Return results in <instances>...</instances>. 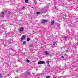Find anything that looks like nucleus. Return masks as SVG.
Instances as JSON below:
<instances>
[{
  "label": "nucleus",
  "mask_w": 78,
  "mask_h": 78,
  "mask_svg": "<svg viewBox=\"0 0 78 78\" xmlns=\"http://www.w3.org/2000/svg\"><path fill=\"white\" fill-rule=\"evenodd\" d=\"M54 24V21H52V22H51V25H53Z\"/></svg>",
  "instance_id": "11"
},
{
  "label": "nucleus",
  "mask_w": 78,
  "mask_h": 78,
  "mask_svg": "<svg viewBox=\"0 0 78 78\" xmlns=\"http://www.w3.org/2000/svg\"><path fill=\"white\" fill-rule=\"evenodd\" d=\"M26 36L25 35H23L22 36V37L21 38V41H23L24 39H25Z\"/></svg>",
  "instance_id": "4"
},
{
  "label": "nucleus",
  "mask_w": 78,
  "mask_h": 78,
  "mask_svg": "<svg viewBox=\"0 0 78 78\" xmlns=\"http://www.w3.org/2000/svg\"><path fill=\"white\" fill-rule=\"evenodd\" d=\"M38 76H43V75H42V73H41L40 74H39Z\"/></svg>",
  "instance_id": "8"
},
{
  "label": "nucleus",
  "mask_w": 78,
  "mask_h": 78,
  "mask_svg": "<svg viewBox=\"0 0 78 78\" xmlns=\"http://www.w3.org/2000/svg\"><path fill=\"white\" fill-rule=\"evenodd\" d=\"M32 47H33V45H30L29 46V47H30V48H31Z\"/></svg>",
  "instance_id": "21"
},
{
  "label": "nucleus",
  "mask_w": 78,
  "mask_h": 78,
  "mask_svg": "<svg viewBox=\"0 0 78 78\" xmlns=\"http://www.w3.org/2000/svg\"><path fill=\"white\" fill-rule=\"evenodd\" d=\"M25 3H28V0H25Z\"/></svg>",
  "instance_id": "14"
},
{
  "label": "nucleus",
  "mask_w": 78,
  "mask_h": 78,
  "mask_svg": "<svg viewBox=\"0 0 78 78\" xmlns=\"http://www.w3.org/2000/svg\"><path fill=\"white\" fill-rule=\"evenodd\" d=\"M6 17H9V15H7Z\"/></svg>",
  "instance_id": "23"
},
{
  "label": "nucleus",
  "mask_w": 78,
  "mask_h": 78,
  "mask_svg": "<svg viewBox=\"0 0 78 78\" xmlns=\"http://www.w3.org/2000/svg\"><path fill=\"white\" fill-rule=\"evenodd\" d=\"M49 67H50V65H49Z\"/></svg>",
  "instance_id": "26"
},
{
  "label": "nucleus",
  "mask_w": 78,
  "mask_h": 78,
  "mask_svg": "<svg viewBox=\"0 0 78 78\" xmlns=\"http://www.w3.org/2000/svg\"><path fill=\"white\" fill-rule=\"evenodd\" d=\"M50 76H47L46 78H50Z\"/></svg>",
  "instance_id": "22"
},
{
  "label": "nucleus",
  "mask_w": 78,
  "mask_h": 78,
  "mask_svg": "<svg viewBox=\"0 0 78 78\" xmlns=\"http://www.w3.org/2000/svg\"><path fill=\"white\" fill-rule=\"evenodd\" d=\"M67 37H64V39H65V40H66V39H67Z\"/></svg>",
  "instance_id": "18"
},
{
  "label": "nucleus",
  "mask_w": 78,
  "mask_h": 78,
  "mask_svg": "<svg viewBox=\"0 0 78 78\" xmlns=\"http://www.w3.org/2000/svg\"><path fill=\"white\" fill-rule=\"evenodd\" d=\"M47 22V20H42L41 23H45L46 22Z\"/></svg>",
  "instance_id": "5"
},
{
  "label": "nucleus",
  "mask_w": 78,
  "mask_h": 78,
  "mask_svg": "<svg viewBox=\"0 0 78 78\" xmlns=\"http://www.w3.org/2000/svg\"><path fill=\"white\" fill-rule=\"evenodd\" d=\"M0 16L2 18L4 17V16H5V13L3 12H1Z\"/></svg>",
  "instance_id": "2"
},
{
  "label": "nucleus",
  "mask_w": 78,
  "mask_h": 78,
  "mask_svg": "<svg viewBox=\"0 0 78 78\" xmlns=\"http://www.w3.org/2000/svg\"><path fill=\"white\" fill-rule=\"evenodd\" d=\"M10 33H11V32H10Z\"/></svg>",
  "instance_id": "27"
},
{
  "label": "nucleus",
  "mask_w": 78,
  "mask_h": 78,
  "mask_svg": "<svg viewBox=\"0 0 78 78\" xmlns=\"http://www.w3.org/2000/svg\"><path fill=\"white\" fill-rule=\"evenodd\" d=\"M2 77H3V75H2V74L1 73H0V78H2Z\"/></svg>",
  "instance_id": "7"
},
{
  "label": "nucleus",
  "mask_w": 78,
  "mask_h": 78,
  "mask_svg": "<svg viewBox=\"0 0 78 78\" xmlns=\"http://www.w3.org/2000/svg\"><path fill=\"white\" fill-rule=\"evenodd\" d=\"M27 41H28H28H30V37H28L27 38Z\"/></svg>",
  "instance_id": "10"
},
{
  "label": "nucleus",
  "mask_w": 78,
  "mask_h": 78,
  "mask_svg": "<svg viewBox=\"0 0 78 78\" xmlns=\"http://www.w3.org/2000/svg\"><path fill=\"white\" fill-rule=\"evenodd\" d=\"M24 29V28L23 27H21L18 30L19 33H23V31Z\"/></svg>",
  "instance_id": "1"
},
{
  "label": "nucleus",
  "mask_w": 78,
  "mask_h": 78,
  "mask_svg": "<svg viewBox=\"0 0 78 78\" xmlns=\"http://www.w3.org/2000/svg\"><path fill=\"white\" fill-rule=\"evenodd\" d=\"M21 9H25V7L23 6L22 7Z\"/></svg>",
  "instance_id": "16"
},
{
  "label": "nucleus",
  "mask_w": 78,
  "mask_h": 78,
  "mask_svg": "<svg viewBox=\"0 0 78 78\" xmlns=\"http://www.w3.org/2000/svg\"><path fill=\"white\" fill-rule=\"evenodd\" d=\"M8 14H13V13H11V12H10V11H9L8 12Z\"/></svg>",
  "instance_id": "9"
},
{
  "label": "nucleus",
  "mask_w": 78,
  "mask_h": 78,
  "mask_svg": "<svg viewBox=\"0 0 78 78\" xmlns=\"http://www.w3.org/2000/svg\"><path fill=\"white\" fill-rule=\"evenodd\" d=\"M61 57L62 59H64V56H62Z\"/></svg>",
  "instance_id": "19"
},
{
  "label": "nucleus",
  "mask_w": 78,
  "mask_h": 78,
  "mask_svg": "<svg viewBox=\"0 0 78 78\" xmlns=\"http://www.w3.org/2000/svg\"><path fill=\"white\" fill-rule=\"evenodd\" d=\"M4 12L5 13H6V11H5V12Z\"/></svg>",
  "instance_id": "25"
},
{
  "label": "nucleus",
  "mask_w": 78,
  "mask_h": 78,
  "mask_svg": "<svg viewBox=\"0 0 78 78\" xmlns=\"http://www.w3.org/2000/svg\"><path fill=\"white\" fill-rule=\"evenodd\" d=\"M56 8H57L56 7L55 8V9H56Z\"/></svg>",
  "instance_id": "28"
},
{
  "label": "nucleus",
  "mask_w": 78,
  "mask_h": 78,
  "mask_svg": "<svg viewBox=\"0 0 78 78\" xmlns=\"http://www.w3.org/2000/svg\"><path fill=\"white\" fill-rule=\"evenodd\" d=\"M27 62H28V63L30 62V60H29L27 59Z\"/></svg>",
  "instance_id": "17"
},
{
  "label": "nucleus",
  "mask_w": 78,
  "mask_h": 78,
  "mask_svg": "<svg viewBox=\"0 0 78 78\" xmlns=\"http://www.w3.org/2000/svg\"><path fill=\"white\" fill-rule=\"evenodd\" d=\"M45 62L44 61H40L38 62V64H45Z\"/></svg>",
  "instance_id": "3"
},
{
  "label": "nucleus",
  "mask_w": 78,
  "mask_h": 78,
  "mask_svg": "<svg viewBox=\"0 0 78 78\" xmlns=\"http://www.w3.org/2000/svg\"><path fill=\"white\" fill-rule=\"evenodd\" d=\"M47 64H49V63H50V62H49V61H48L47 62Z\"/></svg>",
  "instance_id": "20"
},
{
  "label": "nucleus",
  "mask_w": 78,
  "mask_h": 78,
  "mask_svg": "<svg viewBox=\"0 0 78 78\" xmlns=\"http://www.w3.org/2000/svg\"><path fill=\"white\" fill-rule=\"evenodd\" d=\"M26 41H24L23 42V44H26Z\"/></svg>",
  "instance_id": "13"
},
{
  "label": "nucleus",
  "mask_w": 78,
  "mask_h": 78,
  "mask_svg": "<svg viewBox=\"0 0 78 78\" xmlns=\"http://www.w3.org/2000/svg\"><path fill=\"white\" fill-rule=\"evenodd\" d=\"M10 66V64H8L7 66V67H9Z\"/></svg>",
  "instance_id": "15"
},
{
  "label": "nucleus",
  "mask_w": 78,
  "mask_h": 78,
  "mask_svg": "<svg viewBox=\"0 0 78 78\" xmlns=\"http://www.w3.org/2000/svg\"><path fill=\"white\" fill-rule=\"evenodd\" d=\"M37 14H40L41 13V12H37Z\"/></svg>",
  "instance_id": "12"
},
{
  "label": "nucleus",
  "mask_w": 78,
  "mask_h": 78,
  "mask_svg": "<svg viewBox=\"0 0 78 78\" xmlns=\"http://www.w3.org/2000/svg\"><path fill=\"white\" fill-rule=\"evenodd\" d=\"M27 74H28V75H30V73L28 72L27 73Z\"/></svg>",
  "instance_id": "24"
},
{
  "label": "nucleus",
  "mask_w": 78,
  "mask_h": 78,
  "mask_svg": "<svg viewBox=\"0 0 78 78\" xmlns=\"http://www.w3.org/2000/svg\"><path fill=\"white\" fill-rule=\"evenodd\" d=\"M45 53L46 55H49V53L47 51H45Z\"/></svg>",
  "instance_id": "6"
},
{
  "label": "nucleus",
  "mask_w": 78,
  "mask_h": 78,
  "mask_svg": "<svg viewBox=\"0 0 78 78\" xmlns=\"http://www.w3.org/2000/svg\"><path fill=\"white\" fill-rule=\"evenodd\" d=\"M53 78H56V77H53Z\"/></svg>",
  "instance_id": "29"
}]
</instances>
